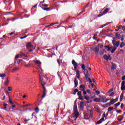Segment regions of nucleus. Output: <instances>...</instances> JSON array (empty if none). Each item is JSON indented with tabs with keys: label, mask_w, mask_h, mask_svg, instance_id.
<instances>
[{
	"label": "nucleus",
	"mask_w": 125,
	"mask_h": 125,
	"mask_svg": "<svg viewBox=\"0 0 125 125\" xmlns=\"http://www.w3.org/2000/svg\"><path fill=\"white\" fill-rule=\"evenodd\" d=\"M48 80L47 75L46 74H43V71H42V69H41V71L39 74V81L40 83H41L42 85H44Z\"/></svg>",
	"instance_id": "nucleus-1"
},
{
	"label": "nucleus",
	"mask_w": 125,
	"mask_h": 125,
	"mask_svg": "<svg viewBox=\"0 0 125 125\" xmlns=\"http://www.w3.org/2000/svg\"><path fill=\"white\" fill-rule=\"evenodd\" d=\"M112 66H111V72H109V74L112 75V73H115V70L117 69V65L115 63L112 62Z\"/></svg>",
	"instance_id": "nucleus-2"
},
{
	"label": "nucleus",
	"mask_w": 125,
	"mask_h": 125,
	"mask_svg": "<svg viewBox=\"0 0 125 125\" xmlns=\"http://www.w3.org/2000/svg\"><path fill=\"white\" fill-rule=\"evenodd\" d=\"M112 44L114 45L113 47H119L120 45V41H117L116 40H112Z\"/></svg>",
	"instance_id": "nucleus-3"
},
{
	"label": "nucleus",
	"mask_w": 125,
	"mask_h": 125,
	"mask_svg": "<svg viewBox=\"0 0 125 125\" xmlns=\"http://www.w3.org/2000/svg\"><path fill=\"white\" fill-rule=\"evenodd\" d=\"M92 50H93V51H94L96 55H99V48H98V46H96V47L93 48L92 49Z\"/></svg>",
	"instance_id": "nucleus-4"
},
{
	"label": "nucleus",
	"mask_w": 125,
	"mask_h": 125,
	"mask_svg": "<svg viewBox=\"0 0 125 125\" xmlns=\"http://www.w3.org/2000/svg\"><path fill=\"white\" fill-rule=\"evenodd\" d=\"M42 88H43V95L41 96L42 98H44L45 95H46V90L45 89V87L44 85H42Z\"/></svg>",
	"instance_id": "nucleus-5"
},
{
	"label": "nucleus",
	"mask_w": 125,
	"mask_h": 125,
	"mask_svg": "<svg viewBox=\"0 0 125 125\" xmlns=\"http://www.w3.org/2000/svg\"><path fill=\"white\" fill-rule=\"evenodd\" d=\"M72 63L74 67V70L75 71H77V68H78V63H77V62H76V61H75L74 60H72Z\"/></svg>",
	"instance_id": "nucleus-6"
},
{
	"label": "nucleus",
	"mask_w": 125,
	"mask_h": 125,
	"mask_svg": "<svg viewBox=\"0 0 125 125\" xmlns=\"http://www.w3.org/2000/svg\"><path fill=\"white\" fill-rule=\"evenodd\" d=\"M84 75H85L86 80H87V78L89 77V74L88 73V71H87V70L85 69L84 70Z\"/></svg>",
	"instance_id": "nucleus-7"
},
{
	"label": "nucleus",
	"mask_w": 125,
	"mask_h": 125,
	"mask_svg": "<svg viewBox=\"0 0 125 125\" xmlns=\"http://www.w3.org/2000/svg\"><path fill=\"white\" fill-rule=\"evenodd\" d=\"M84 119H85V120L90 119V115L88 114L87 113H84Z\"/></svg>",
	"instance_id": "nucleus-8"
},
{
	"label": "nucleus",
	"mask_w": 125,
	"mask_h": 125,
	"mask_svg": "<svg viewBox=\"0 0 125 125\" xmlns=\"http://www.w3.org/2000/svg\"><path fill=\"white\" fill-rule=\"evenodd\" d=\"M35 64H38V67L39 69H41V68H42V66H41L42 62H39V61H35Z\"/></svg>",
	"instance_id": "nucleus-9"
},
{
	"label": "nucleus",
	"mask_w": 125,
	"mask_h": 125,
	"mask_svg": "<svg viewBox=\"0 0 125 125\" xmlns=\"http://www.w3.org/2000/svg\"><path fill=\"white\" fill-rule=\"evenodd\" d=\"M80 90H82V91H83V90H85V86H84V85L83 84H81L80 86Z\"/></svg>",
	"instance_id": "nucleus-10"
},
{
	"label": "nucleus",
	"mask_w": 125,
	"mask_h": 125,
	"mask_svg": "<svg viewBox=\"0 0 125 125\" xmlns=\"http://www.w3.org/2000/svg\"><path fill=\"white\" fill-rule=\"evenodd\" d=\"M84 103L83 102H81L80 103V107L82 110H83V107H84Z\"/></svg>",
	"instance_id": "nucleus-11"
},
{
	"label": "nucleus",
	"mask_w": 125,
	"mask_h": 125,
	"mask_svg": "<svg viewBox=\"0 0 125 125\" xmlns=\"http://www.w3.org/2000/svg\"><path fill=\"white\" fill-rule=\"evenodd\" d=\"M121 37V35L118 33L115 34V38L116 40H120V37Z\"/></svg>",
	"instance_id": "nucleus-12"
},
{
	"label": "nucleus",
	"mask_w": 125,
	"mask_h": 125,
	"mask_svg": "<svg viewBox=\"0 0 125 125\" xmlns=\"http://www.w3.org/2000/svg\"><path fill=\"white\" fill-rule=\"evenodd\" d=\"M74 83L75 87H77V86H78V84L79 83L77 81V78H75L74 81Z\"/></svg>",
	"instance_id": "nucleus-13"
},
{
	"label": "nucleus",
	"mask_w": 125,
	"mask_h": 125,
	"mask_svg": "<svg viewBox=\"0 0 125 125\" xmlns=\"http://www.w3.org/2000/svg\"><path fill=\"white\" fill-rule=\"evenodd\" d=\"M94 102H101V99L96 98L94 99Z\"/></svg>",
	"instance_id": "nucleus-14"
},
{
	"label": "nucleus",
	"mask_w": 125,
	"mask_h": 125,
	"mask_svg": "<svg viewBox=\"0 0 125 125\" xmlns=\"http://www.w3.org/2000/svg\"><path fill=\"white\" fill-rule=\"evenodd\" d=\"M33 45H32V43L31 42H27L26 43V47L27 48L29 47H32Z\"/></svg>",
	"instance_id": "nucleus-15"
},
{
	"label": "nucleus",
	"mask_w": 125,
	"mask_h": 125,
	"mask_svg": "<svg viewBox=\"0 0 125 125\" xmlns=\"http://www.w3.org/2000/svg\"><path fill=\"white\" fill-rule=\"evenodd\" d=\"M104 47L105 48H106V49H107V51H110L111 49H112V48H113V46L111 47H109V46L105 45Z\"/></svg>",
	"instance_id": "nucleus-16"
},
{
	"label": "nucleus",
	"mask_w": 125,
	"mask_h": 125,
	"mask_svg": "<svg viewBox=\"0 0 125 125\" xmlns=\"http://www.w3.org/2000/svg\"><path fill=\"white\" fill-rule=\"evenodd\" d=\"M80 115V113L79 112H74V117L76 119L78 118L79 116Z\"/></svg>",
	"instance_id": "nucleus-17"
},
{
	"label": "nucleus",
	"mask_w": 125,
	"mask_h": 125,
	"mask_svg": "<svg viewBox=\"0 0 125 125\" xmlns=\"http://www.w3.org/2000/svg\"><path fill=\"white\" fill-rule=\"evenodd\" d=\"M123 99H124V93H121V94L120 95V102H122V101H123Z\"/></svg>",
	"instance_id": "nucleus-18"
},
{
	"label": "nucleus",
	"mask_w": 125,
	"mask_h": 125,
	"mask_svg": "<svg viewBox=\"0 0 125 125\" xmlns=\"http://www.w3.org/2000/svg\"><path fill=\"white\" fill-rule=\"evenodd\" d=\"M5 85H7L9 83V81H8V77H7L6 79V81L4 82Z\"/></svg>",
	"instance_id": "nucleus-19"
},
{
	"label": "nucleus",
	"mask_w": 125,
	"mask_h": 125,
	"mask_svg": "<svg viewBox=\"0 0 125 125\" xmlns=\"http://www.w3.org/2000/svg\"><path fill=\"white\" fill-rule=\"evenodd\" d=\"M107 12H109V9H105L103 12V14H106Z\"/></svg>",
	"instance_id": "nucleus-20"
},
{
	"label": "nucleus",
	"mask_w": 125,
	"mask_h": 125,
	"mask_svg": "<svg viewBox=\"0 0 125 125\" xmlns=\"http://www.w3.org/2000/svg\"><path fill=\"white\" fill-rule=\"evenodd\" d=\"M109 103L111 105H112V104L116 103V101H115V100H114V99H111L110 100V102Z\"/></svg>",
	"instance_id": "nucleus-21"
},
{
	"label": "nucleus",
	"mask_w": 125,
	"mask_h": 125,
	"mask_svg": "<svg viewBox=\"0 0 125 125\" xmlns=\"http://www.w3.org/2000/svg\"><path fill=\"white\" fill-rule=\"evenodd\" d=\"M125 45V42H122L120 45V48H123V47H124Z\"/></svg>",
	"instance_id": "nucleus-22"
},
{
	"label": "nucleus",
	"mask_w": 125,
	"mask_h": 125,
	"mask_svg": "<svg viewBox=\"0 0 125 125\" xmlns=\"http://www.w3.org/2000/svg\"><path fill=\"white\" fill-rule=\"evenodd\" d=\"M42 9L43 10H44V11H48V10H49V9H50V8L48 7V8H43L42 7Z\"/></svg>",
	"instance_id": "nucleus-23"
},
{
	"label": "nucleus",
	"mask_w": 125,
	"mask_h": 125,
	"mask_svg": "<svg viewBox=\"0 0 125 125\" xmlns=\"http://www.w3.org/2000/svg\"><path fill=\"white\" fill-rule=\"evenodd\" d=\"M116 49H117V48H116V47H113V49L111 51V52L112 53H114L115 51H116Z\"/></svg>",
	"instance_id": "nucleus-24"
},
{
	"label": "nucleus",
	"mask_w": 125,
	"mask_h": 125,
	"mask_svg": "<svg viewBox=\"0 0 125 125\" xmlns=\"http://www.w3.org/2000/svg\"><path fill=\"white\" fill-rule=\"evenodd\" d=\"M112 110H114V107L110 106L109 107H108L107 110L108 111V112H110L111 111H112Z\"/></svg>",
	"instance_id": "nucleus-25"
},
{
	"label": "nucleus",
	"mask_w": 125,
	"mask_h": 125,
	"mask_svg": "<svg viewBox=\"0 0 125 125\" xmlns=\"http://www.w3.org/2000/svg\"><path fill=\"white\" fill-rule=\"evenodd\" d=\"M74 113L78 112V107L77 105H75L74 108Z\"/></svg>",
	"instance_id": "nucleus-26"
},
{
	"label": "nucleus",
	"mask_w": 125,
	"mask_h": 125,
	"mask_svg": "<svg viewBox=\"0 0 125 125\" xmlns=\"http://www.w3.org/2000/svg\"><path fill=\"white\" fill-rule=\"evenodd\" d=\"M111 106V104L110 103H107L104 106V108H106L107 107H110Z\"/></svg>",
	"instance_id": "nucleus-27"
},
{
	"label": "nucleus",
	"mask_w": 125,
	"mask_h": 125,
	"mask_svg": "<svg viewBox=\"0 0 125 125\" xmlns=\"http://www.w3.org/2000/svg\"><path fill=\"white\" fill-rule=\"evenodd\" d=\"M98 46V48H102V47H103V44H100V43H99L98 44V46Z\"/></svg>",
	"instance_id": "nucleus-28"
},
{
	"label": "nucleus",
	"mask_w": 125,
	"mask_h": 125,
	"mask_svg": "<svg viewBox=\"0 0 125 125\" xmlns=\"http://www.w3.org/2000/svg\"><path fill=\"white\" fill-rule=\"evenodd\" d=\"M88 112H90V117H92V115L93 114V111H92V110H88Z\"/></svg>",
	"instance_id": "nucleus-29"
},
{
	"label": "nucleus",
	"mask_w": 125,
	"mask_h": 125,
	"mask_svg": "<svg viewBox=\"0 0 125 125\" xmlns=\"http://www.w3.org/2000/svg\"><path fill=\"white\" fill-rule=\"evenodd\" d=\"M104 60H106V61H108V56H107V55H104Z\"/></svg>",
	"instance_id": "nucleus-30"
},
{
	"label": "nucleus",
	"mask_w": 125,
	"mask_h": 125,
	"mask_svg": "<svg viewBox=\"0 0 125 125\" xmlns=\"http://www.w3.org/2000/svg\"><path fill=\"white\" fill-rule=\"evenodd\" d=\"M100 99H102V100L104 101V100H105V99H106V97L102 96L100 97Z\"/></svg>",
	"instance_id": "nucleus-31"
},
{
	"label": "nucleus",
	"mask_w": 125,
	"mask_h": 125,
	"mask_svg": "<svg viewBox=\"0 0 125 125\" xmlns=\"http://www.w3.org/2000/svg\"><path fill=\"white\" fill-rule=\"evenodd\" d=\"M104 51H105V50H104V49H102V50H100V54L101 55H102L104 53Z\"/></svg>",
	"instance_id": "nucleus-32"
},
{
	"label": "nucleus",
	"mask_w": 125,
	"mask_h": 125,
	"mask_svg": "<svg viewBox=\"0 0 125 125\" xmlns=\"http://www.w3.org/2000/svg\"><path fill=\"white\" fill-rule=\"evenodd\" d=\"M120 105H121V103L120 102H118L117 104H114L115 107H118V106H120Z\"/></svg>",
	"instance_id": "nucleus-33"
},
{
	"label": "nucleus",
	"mask_w": 125,
	"mask_h": 125,
	"mask_svg": "<svg viewBox=\"0 0 125 125\" xmlns=\"http://www.w3.org/2000/svg\"><path fill=\"white\" fill-rule=\"evenodd\" d=\"M86 80H87L88 82H89V83H92V80H91V79H90V78L88 77Z\"/></svg>",
	"instance_id": "nucleus-34"
},
{
	"label": "nucleus",
	"mask_w": 125,
	"mask_h": 125,
	"mask_svg": "<svg viewBox=\"0 0 125 125\" xmlns=\"http://www.w3.org/2000/svg\"><path fill=\"white\" fill-rule=\"evenodd\" d=\"M102 123V121L101 119H100L99 121L97 122V123L96 124V125H100V124Z\"/></svg>",
	"instance_id": "nucleus-35"
},
{
	"label": "nucleus",
	"mask_w": 125,
	"mask_h": 125,
	"mask_svg": "<svg viewBox=\"0 0 125 125\" xmlns=\"http://www.w3.org/2000/svg\"><path fill=\"white\" fill-rule=\"evenodd\" d=\"M6 75L5 74H0V78H4V77H6Z\"/></svg>",
	"instance_id": "nucleus-36"
},
{
	"label": "nucleus",
	"mask_w": 125,
	"mask_h": 125,
	"mask_svg": "<svg viewBox=\"0 0 125 125\" xmlns=\"http://www.w3.org/2000/svg\"><path fill=\"white\" fill-rule=\"evenodd\" d=\"M19 69V67L17 66L16 67H14V69L13 70V72H14L15 71H17V70H18Z\"/></svg>",
	"instance_id": "nucleus-37"
},
{
	"label": "nucleus",
	"mask_w": 125,
	"mask_h": 125,
	"mask_svg": "<svg viewBox=\"0 0 125 125\" xmlns=\"http://www.w3.org/2000/svg\"><path fill=\"white\" fill-rule=\"evenodd\" d=\"M19 58V55H18L17 56H16L15 58V63H16V60H17V59Z\"/></svg>",
	"instance_id": "nucleus-38"
},
{
	"label": "nucleus",
	"mask_w": 125,
	"mask_h": 125,
	"mask_svg": "<svg viewBox=\"0 0 125 125\" xmlns=\"http://www.w3.org/2000/svg\"><path fill=\"white\" fill-rule=\"evenodd\" d=\"M9 103H10V104H12V105H13V102L12 101V100H11V99L9 97Z\"/></svg>",
	"instance_id": "nucleus-39"
},
{
	"label": "nucleus",
	"mask_w": 125,
	"mask_h": 125,
	"mask_svg": "<svg viewBox=\"0 0 125 125\" xmlns=\"http://www.w3.org/2000/svg\"><path fill=\"white\" fill-rule=\"evenodd\" d=\"M40 111V109H39V107H37L36 108H35V112L36 113H39V111Z\"/></svg>",
	"instance_id": "nucleus-40"
},
{
	"label": "nucleus",
	"mask_w": 125,
	"mask_h": 125,
	"mask_svg": "<svg viewBox=\"0 0 125 125\" xmlns=\"http://www.w3.org/2000/svg\"><path fill=\"white\" fill-rule=\"evenodd\" d=\"M77 95H78V96H81V97H82V91H78Z\"/></svg>",
	"instance_id": "nucleus-41"
},
{
	"label": "nucleus",
	"mask_w": 125,
	"mask_h": 125,
	"mask_svg": "<svg viewBox=\"0 0 125 125\" xmlns=\"http://www.w3.org/2000/svg\"><path fill=\"white\" fill-rule=\"evenodd\" d=\"M79 92V89H76L75 90H74V92L73 93V94L74 95H76V93H77V92Z\"/></svg>",
	"instance_id": "nucleus-42"
},
{
	"label": "nucleus",
	"mask_w": 125,
	"mask_h": 125,
	"mask_svg": "<svg viewBox=\"0 0 125 125\" xmlns=\"http://www.w3.org/2000/svg\"><path fill=\"white\" fill-rule=\"evenodd\" d=\"M20 55L21 56H25V57H27V56L26 55V54H25V53H22V52L20 53Z\"/></svg>",
	"instance_id": "nucleus-43"
},
{
	"label": "nucleus",
	"mask_w": 125,
	"mask_h": 125,
	"mask_svg": "<svg viewBox=\"0 0 125 125\" xmlns=\"http://www.w3.org/2000/svg\"><path fill=\"white\" fill-rule=\"evenodd\" d=\"M81 68L83 69V70H84V71L85 70V66L84 64H82Z\"/></svg>",
	"instance_id": "nucleus-44"
},
{
	"label": "nucleus",
	"mask_w": 125,
	"mask_h": 125,
	"mask_svg": "<svg viewBox=\"0 0 125 125\" xmlns=\"http://www.w3.org/2000/svg\"><path fill=\"white\" fill-rule=\"evenodd\" d=\"M109 100H110V99H108L105 100L103 101L102 102H103V103H106V102H108V101H109Z\"/></svg>",
	"instance_id": "nucleus-45"
},
{
	"label": "nucleus",
	"mask_w": 125,
	"mask_h": 125,
	"mask_svg": "<svg viewBox=\"0 0 125 125\" xmlns=\"http://www.w3.org/2000/svg\"><path fill=\"white\" fill-rule=\"evenodd\" d=\"M121 89L122 90H125V84L124 86L121 87Z\"/></svg>",
	"instance_id": "nucleus-46"
},
{
	"label": "nucleus",
	"mask_w": 125,
	"mask_h": 125,
	"mask_svg": "<svg viewBox=\"0 0 125 125\" xmlns=\"http://www.w3.org/2000/svg\"><path fill=\"white\" fill-rule=\"evenodd\" d=\"M42 6H43V7H47V6H48V4H42Z\"/></svg>",
	"instance_id": "nucleus-47"
},
{
	"label": "nucleus",
	"mask_w": 125,
	"mask_h": 125,
	"mask_svg": "<svg viewBox=\"0 0 125 125\" xmlns=\"http://www.w3.org/2000/svg\"><path fill=\"white\" fill-rule=\"evenodd\" d=\"M125 85V81H123L121 83V86H124Z\"/></svg>",
	"instance_id": "nucleus-48"
},
{
	"label": "nucleus",
	"mask_w": 125,
	"mask_h": 125,
	"mask_svg": "<svg viewBox=\"0 0 125 125\" xmlns=\"http://www.w3.org/2000/svg\"><path fill=\"white\" fill-rule=\"evenodd\" d=\"M84 99L86 100H89V97H88V96H84Z\"/></svg>",
	"instance_id": "nucleus-49"
},
{
	"label": "nucleus",
	"mask_w": 125,
	"mask_h": 125,
	"mask_svg": "<svg viewBox=\"0 0 125 125\" xmlns=\"http://www.w3.org/2000/svg\"><path fill=\"white\" fill-rule=\"evenodd\" d=\"M8 91H11V90H12V88L10 86L8 87Z\"/></svg>",
	"instance_id": "nucleus-50"
},
{
	"label": "nucleus",
	"mask_w": 125,
	"mask_h": 125,
	"mask_svg": "<svg viewBox=\"0 0 125 125\" xmlns=\"http://www.w3.org/2000/svg\"><path fill=\"white\" fill-rule=\"evenodd\" d=\"M57 63L59 64V67H60L61 63H60V61L59 60H57Z\"/></svg>",
	"instance_id": "nucleus-51"
},
{
	"label": "nucleus",
	"mask_w": 125,
	"mask_h": 125,
	"mask_svg": "<svg viewBox=\"0 0 125 125\" xmlns=\"http://www.w3.org/2000/svg\"><path fill=\"white\" fill-rule=\"evenodd\" d=\"M108 60H112V57H111V56H110V55H109L108 56Z\"/></svg>",
	"instance_id": "nucleus-52"
},
{
	"label": "nucleus",
	"mask_w": 125,
	"mask_h": 125,
	"mask_svg": "<svg viewBox=\"0 0 125 125\" xmlns=\"http://www.w3.org/2000/svg\"><path fill=\"white\" fill-rule=\"evenodd\" d=\"M83 91V95H86V91L85 90H84Z\"/></svg>",
	"instance_id": "nucleus-53"
},
{
	"label": "nucleus",
	"mask_w": 125,
	"mask_h": 125,
	"mask_svg": "<svg viewBox=\"0 0 125 125\" xmlns=\"http://www.w3.org/2000/svg\"><path fill=\"white\" fill-rule=\"evenodd\" d=\"M113 90H114V89L113 88H111L108 91V93H110V92H112V91H113Z\"/></svg>",
	"instance_id": "nucleus-54"
},
{
	"label": "nucleus",
	"mask_w": 125,
	"mask_h": 125,
	"mask_svg": "<svg viewBox=\"0 0 125 125\" xmlns=\"http://www.w3.org/2000/svg\"><path fill=\"white\" fill-rule=\"evenodd\" d=\"M123 119H124V115H122L121 118L118 119V121H119V122H121L123 120Z\"/></svg>",
	"instance_id": "nucleus-55"
},
{
	"label": "nucleus",
	"mask_w": 125,
	"mask_h": 125,
	"mask_svg": "<svg viewBox=\"0 0 125 125\" xmlns=\"http://www.w3.org/2000/svg\"><path fill=\"white\" fill-rule=\"evenodd\" d=\"M116 111L117 112V113L120 114L121 112H122V110H116Z\"/></svg>",
	"instance_id": "nucleus-56"
},
{
	"label": "nucleus",
	"mask_w": 125,
	"mask_h": 125,
	"mask_svg": "<svg viewBox=\"0 0 125 125\" xmlns=\"http://www.w3.org/2000/svg\"><path fill=\"white\" fill-rule=\"evenodd\" d=\"M16 61H17V63H18V64H19V63H20V62H21V61H22V60H17Z\"/></svg>",
	"instance_id": "nucleus-57"
},
{
	"label": "nucleus",
	"mask_w": 125,
	"mask_h": 125,
	"mask_svg": "<svg viewBox=\"0 0 125 125\" xmlns=\"http://www.w3.org/2000/svg\"><path fill=\"white\" fill-rule=\"evenodd\" d=\"M87 92L89 93V94H91V92H90V90L89 89L87 90Z\"/></svg>",
	"instance_id": "nucleus-58"
},
{
	"label": "nucleus",
	"mask_w": 125,
	"mask_h": 125,
	"mask_svg": "<svg viewBox=\"0 0 125 125\" xmlns=\"http://www.w3.org/2000/svg\"><path fill=\"white\" fill-rule=\"evenodd\" d=\"M7 106V104H4V107H3V108L4 109H6V106Z\"/></svg>",
	"instance_id": "nucleus-59"
},
{
	"label": "nucleus",
	"mask_w": 125,
	"mask_h": 125,
	"mask_svg": "<svg viewBox=\"0 0 125 125\" xmlns=\"http://www.w3.org/2000/svg\"><path fill=\"white\" fill-rule=\"evenodd\" d=\"M115 94V93L114 92H112L109 95V96H113Z\"/></svg>",
	"instance_id": "nucleus-60"
},
{
	"label": "nucleus",
	"mask_w": 125,
	"mask_h": 125,
	"mask_svg": "<svg viewBox=\"0 0 125 125\" xmlns=\"http://www.w3.org/2000/svg\"><path fill=\"white\" fill-rule=\"evenodd\" d=\"M120 107H121V109H124V104L123 103L121 104Z\"/></svg>",
	"instance_id": "nucleus-61"
},
{
	"label": "nucleus",
	"mask_w": 125,
	"mask_h": 125,
	"mask_svg": "<svg viewBox=\"0 0 125 125\" xmlns=\"http://www.w3.org/2000/svg\"><path fill=\"white\" fill-rule=\"evenodd\" d=\"M30 66H31V63H30V62L28 64H25V67H29Z\"/></svg>",
	"instance_id": "nucleus-62"
},
{
	"label": "nucleus",
	"mask_w": 125,
	"mask_h": 125,
	"mask_svg": "<svg viewBox=\"0 0 125 125\" xmlns=\"http://www.w3.org/2000/svg\"><path fill=\"white\" fill-rule=\"evenodd\" d=\"M122 81H125V75L123 76L122 78Z\"/></svg>",
	"instance_id": "nucleus-63"
},
{
	"label": "nucleus",
	"mask_w": 125,
	"mask_h": 125,
	"mask_svg": "<svg viewBox=\"0 0 125 125\" xmlns=\"http://www.w3.org/2000/svg\"><path fill=\"white\" fill-rule=\"evenodd\" d=\"M76 77L77 78V79H80V74L79 75L77 74Z\"/></svg>",
	"instance_id": "nucleus-64"
}]
</instances>
